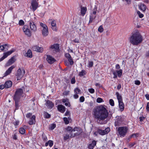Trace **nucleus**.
Instances as JSON below:
<instances>
[{"label":"nucleus","mask_w":149,"mask_h":149,"mask_svg":"<svg viewBox=\"0 0 149 149\" xmlns=\"http://www.w3.org/2000/svg\"><path fill=\"white\" fill-rule=\"evenodd\" d=\"M93 114L95 118L100 121L104 120L108 116V112L105 107L100 105L95 108L93 110Z\"/></svg>","instance_id":"f257e3e1"},{"label":"nucleus","mask_w":149,"mask_h":149,"mask_svg":"<svg viewBox=\"0 0 149 149\" xmlns=\"http://www.w3.org/2000/svg\"><path fill=\"white\" fill-rule=\"evenodd\" d=\"M128 40L131 44L137 45L142 42L143 39L140 33L138 31H136L131 33Z\"/></svg>","instance_id":"f03ea898"},{"label":"nucleus","mask_w":149,"mask_h":149,"mask_svg":"<svg viewBox=\"0 0 149 149\" xmlns=\"http://www.w3.org/2000/svg\"><path fill=\"white\" fill-rule=\"evenodd\" d=\"M128 130V128L126 126L119 127L117 131L118 134L121 137H123L125 136Z\"/></svg>","instance_id":"7ed1b4c3"},{"label":"nucleus","mask_w":149,"mask_h":149,"mask_svg":"<svg viewBox=\"0 0 149 149\" xmlns=\"http://www.w3.org/2000/svg\"><path fill=\"white\" fill-rule=\"evenodd\" d=\"M23 91L21 88L17 89L15 93V94L14 96V99L16 100H19L20 98L22 96L23 94Z\"/></svg>","instance_id":"20e7f679"},{"label":"nucleus","mask_w":149,"mask_h":149,"mask_svg":"<svg viewBox=\"0 0 149 149\" xmlns=\"http://www.w3.org/2000/svg\"><path fill=\"white\" fill-rule=\"evenodd\" d=\"M25 73V71L24 69L19 68L16 75L17 77V80H18L21 79L24 75Z\"/></svg>","instance_id":"39448f33"},{"label":"nucleus","mask_w":149,"mask_h":149,"mask_svg":"<svg viewBox=\"0 0 149 149\" xmlns=\"http://www.w3.org/2000/svg\"><path fill=\"white\" fill-rule=\"evenodd\" d=\"M123 119L121 116L116 117V119L115 121V126H119L122 125L123 123Z\"/></svg>","instance_id":"423d86ee"},{"label":"nucleus","mask_w":149,"mask_h":149,"mask_svg":"<svg viewBox=\"0 0 149 149\" xmlns=\"http://www.w3.org/2000/svg\"><path fill=\"white\" fill-rule=\"evenodd\" d=\"M50 49L53 53H55L59 51V45L57 44H54L51 46Z\"/></svg>","instance_id":"0eeeda50"},{"label":"nucleus","mask_w":149,"mask_h":149,"mask_svg":"<svg viewBox=\"0 0 149 149\" xmlns=\"http://www.w3.org/2000/svg\"><path fill=\"white\" fill-rule=\"evenodd\" d=\"M112 73L114 75L113 78H116L117 77V75L119 77H120L122 74V70L120 69L119 70H113Z\"/></svg>","instance_id":"6e6552de"},{"label":"nucleus","mask_w":149,"mask_h":149,"mask_svg":"<svg viewBox=\"0 0 149 149\" xmlns=\"http://www.w3.org/2000/svg\"><path fill=\"white\" fill-rule=\"evenodd\" d=\"M30 27L31 30L33 32H35L37 31V27L35 23L32 20L29 21Z\"/></svg>","instance_id":"1a4fd4ad"},{"label":"nucleus","mask_w":149,"mask_h":149,"mask_svg":"<svg viewBox=\"0 0 149 149\" xmlns=\"http://www.w3.org/2000/svg\"><path fill=\"white\" fill-rule=\"evenodd\" d=\"M32 10L34 11L38 7V3L36 0H33L31 3Z\"/></svg>","instance_id":"9d476101"},{"label":"nucleus","mask_w":149,"mask_h":149,"mask_svg":"<svg viewBox=\"0 0 149 149\" xmlns=\"http://www.w3.org/2000/svg\"><path fill=\"white\" fill-rule=\"evenodd\" d=\"M22 29L24 32L25 34L28 36H30L31 35V32L29 29H28V27L25 25L23 27Z\"/></svg>","instance_id":"9b49d317"},{"label":"nucleus","mask_w":149,"mask_h":149,"mask_svg":"<svg viewBox=\"0 0 149 149\" xmlns=\"http://www.w3.org/2000/svg\"><path fill=\"white\" fill-rule=\"evenodd\" d=\"M46 60L50 64H52L56 61L55 59L52 56L50 55H47Z\"/></svg>","instance_id":"f8f14e48"},{"label":"nucleus","mask_w":149,"mask_h":149,"mask_svg":"<svg viewBox=\"0 0 149 149\" xmlns=\"http://www.w3.org/2000/svg\"><path fill=\"white\" fill-rule=\"evenodd\" d=\"M110 131V129L107 127L104 130H98V133L102 135H104L107 134Z\"/></svg>","instance_id":"ddd939ff"},{"label":"nucleus","mask_w":149,"mask_h":149,"mask_svg":"<svg viewBox=\"0 0 149 149\" xmlns=\"http://www.w3.org/2000/svg\"><path fill=\"white\" fill-rule=\"evenodd\" d=\"M58 110L61 113H64L65 111V107L62 104H59L57 106Z\"/></svg>","instance_id":"4468645a"},{"label":"nucleus","mask_w":149,"mask_h":149,"mask_svg":"<svg viewBox=\"0 0 149 149\" xmlns=\"http://www.w3.org/2000/svg\"><path fill=\"white\" fill-rule=\"evenodd\" d=\"M71 134L70 136L68 134H64L63 136L64 140H66L68 139H69L70 137H73L75 136L79 135V134H78L77 133H74V135H73L71 134Z\"/></svg>","instance_id":"2eb2a0df"},{"label":"nucleus","mask_w":149,"mask_h":149,"mask_svg":"<svg viewBox=\"0 0 149 149\" xmlns=\"http://www.w3.org/2000/svg\"><path fill=\"white\" fill-rule=\"evenodd\" d=\"M65 57L68 59V61L70 62V65H73L74 62L70 54L69 53H66L65 54Z\"/></svg>","instance_id":"dca6fc26"},{"label":"nucleus","mask_w":149,"mask_h":149,"mask_svg":"<svg viewBox=\"0 0 149 149\" xmlns=\"http://www.w3.org/2000/svg\"><path fill=\"white\" fill-rule=\"evenodd\" d=\"M15 67L14 65H12L5 72L4 74V77H5L10 74L12 70Z\"/></svg>","instance_id":"f3484780"},{"label":"nucleus","mask_w":149,"mask_h":149,"mask_svg":"<svg viewBox=\"0 0 149 149\" xmlns=\"http://www.w3.org/2000/svg\"><path fill=\"white\" fill-rule=\"evenodd\" d=\"M35 118L36 116L35 115L32 116L30 118L28 122V124L30 125L35 124L36 123Z\"/></svg>","instance_id":"a211bd4d"},{"label":"nucleus","mask_w":149,"mask_h":149,"mask_svg":"<svg viewBox=\"0 0 149 149\" xmlns=\"http://www.w3.org/2000/svg\"><path fill=\"white\" fill-rule=\"evenodd\" d=\"M15 51V49H12L9 51H8L4 53L3 54V56L5 58H6L8 56L10 55L12 53Z\"/></svg>","instance_id":"6ab92c4d"},{"label":"nucleus","mask_w":149,"mask_h":149,"mask_svg":"<svg viewBox=\"0 0 149 149\" xmlns=\"http://www.w3.org/2000/svg\"><path fill=\"white\" fill-rule=\"evenodd\" d=\"M32 49L34 51L38 52H42L43 51V48L37 46H34L32 47Z\"/></svg>","instance_id":"aec40b11"},{"label":"nucleus","mask_w":149,"mask_h":149,"mask_svg":"<svg viewBox=\"0 0 149 149\" xmlns=\"http://www.w3.org/2000/svg\"><path fill=\"white\" fill-rule=\"evenodd\" d=\"M96 144V141L95 140L92 141L91 143L89 144L88 146V148L89 149H93Z\"/></svg>","instance_id":"412c9836"},{"label":"nucleus","mask_w":149,"mask_h":149,"mask_svg":"<svg viewBox=\"0 0 149 149\" xmlns=\"http://www.w3.org/2000/svg\"><path fill=\"white\" fill-rule=\"evenodd\" d=\"M51 25L52 26V29L54 31H56L57 29L56 27V22L55 21H53L51 23Z\"/></svg>","instance_id":"4be33fe9"},{"label":"nucleus","mask_w":149,"mask_h":149,"mask_svg":"<svg viewBox=\"0 0 149 149\" xmlns=\"http://www.w3.org/2000/svg\"><path fill=\"white\" fill-rule=\"evenodd\" d=\"M87 8L86 7L81 6V15L84 16L86 13Z\"/></svg>","instance_id":"5701e85b"},{"label":"nucleus","mask_w":149,"mask_h":149,"mask_svg":"<svg viewBox=\"0 0 149 149\" xmlns=\"http://www.w3.org/2000/svg\"><path fill=\"white\" fill-rule=\"evenodd\" d=\"M15 57L13 56L10 59L7 63V66H9L13 63L15 61Z\"/></svg>","instance_id":"b1692460"},{"label":"nucleus","mask_w":149,"mask_h":149,"mask_svg":"<svg viewBox=\"0 0 149 149\" xmlns=\"http://www.w3.org/2000/svg\"><path fill=\"white\" fill-rule=\"evenodd\" d=\"M120 110L121 111H123L124 109V105L123 101L118 102Z\"/></svg>","instance_id":"393cba45"},{"label":"nucleus","mask_w":149,"mask_h":149,"mask_svg":"<svg viewBox=\"0 0 149 149\" xmlns=\"http://www.w3.org/2000/svg\"><path fill=\"white\" fill-rule=\"evenodd\" d=\"M46 105L48 108L51 109L53 107L54 104L52 102L48 100L47 101Z\"/></svg>","instance_id":"a878e982"},{"label":"nucleus","mask_w":149,"mask_h":149,"mask_svg":"<svg viewBox=\"0 0 149 149\" xmlns=\"http://www.w3.org/2000/svg\"><path fill=\"white\" fill-rule=\"evenodd\" d=\"M5 84L6 88H8L12 86V83L10 81H8L5 82Z\"/></svg>","instance_id":"bb28decb"},{"label":"nucleus","mask_w":149,"mask_h":149,"mask_svg":"<svg viewBox=\"0 0 149 149\" xmlns=\"http://www.w3.org/2000/svg\"><path fill=\"white\" fill-rule=\"evenodd\" d=\"M42 34L43 36H47L49 34L48 28L46 29L42 30Z\"/></svg>","instance_id":"cd10ccee"},{"label":"nucleus","mask_w":149,"mask_h":149,"mask_svg":"<svg viewBox=\"0 0 149 149\" xmlns=\"http://www.w3.org/2000/svg\"><path fill=\"white\" fill-rule=\"evenodd\" d=\"M25 56L30 58H31L32 57V53L30 49H29L27 51V52L25 55Z\"/></svg>","instance_id":"c85d7f7f"},{"label":"nucleus","mask_w":149,"mask_h":149,"mask_svg":"<svg viewBox=\"0 0 149 149\" xmlns=\"http://www.w3.org/2000/svg\"><path fill=\"white\" fill-rule=\"evenodd\" d=\"M140 9L143 11H144L146 9V5L143 3H141L139 7Z\"/></svg>","instance_id":"c756f323"},{"label":"nucleus","mask_w":149,"mask_h":149,"mask_svg":"<svg viewBox=\"0 0 149 149\" xmlns=\"http://www.w3.org/2000/svg\"><path fill=\"white\" fill-rule=\"evenodd\" d=\"M116 95L117 98L118 100V102L123 101L122 96L119 94L118 92H116Z\"/></svg>","instance_id":"7c9ffc66"},{"label":"nucleus","mask_w":149,"mask_h":149,"mask_svg":"<svg viewBox=\"0 0 149 149\" xmlns=\"http://www.w3.org/2000/svg\"><path fill=\"white\" fill-rule=\"evenodd\" d=\"M86 72L84 70H81V71L79 72V75L80 77H82L86 74Z\"/></svg>","instance_id":"2f4dec72"},{"label":"nucleus","mask_w":149,"mask_h":149,"mask_svg":"<svg viewBox=\"0 0 149 149\" xmlns=\"http://www.w3.org/2000/svg\"><path fill=\"white\" fill-rule=\"evenodd\" d=\"M74 92L75 94H79L81 93V90L78 88H76L74 90Z\"/></svg>","instance_id":"473e14b6"},{"label":"nucleus","mask_w":149,"mask_h":149,"mask_svg":"<svg viewBox=\"0 0 149 149\" xmlns=\"http://www.w3.org/2000/svg\"><path fill=\"white\" fill-rule=\"evenodd\" d=\"M40 25L42 27V30L46 29L48 28L47 26L45 24L42 22L40 23Z\"/></svg>","instance_id":"72a5a7b5"},{"label":"nucleus","mask_w":149,"mask_h":149,"mask_svg":"<svg viewBox=\"0 0 149 149\" xmlns=\"http://www.w3.org/2000/svg\"><path fill=\"white\" fill-rule=\"evenodd\" d=\"M44 117L46 118H48L50 117L51 115L48 113L44 112Z\"/></svg>","instance_id":"f704fd0d"},{"label":"nucleus","mask_w":149,"mask_h":149,"mask_svg":"<svg viewBox=\"0 0 149 149\" xmlns=\"http://www.w3.org/2000/svg\"><path fill=\"white\" fill-rule=\"evenodd\" d=\"M63 120L66 124H67L69 123V121L68 120H70V117H68V118L66 117H64L63 118Z\"/></svg>","instance_id":"c9c22d12"},{"label":"nucleus","mask_w":149,"mask_h":149,"mask_svg":"<svg viewBox=\"0 0 149 149\" xmlns=\"http://www.w3.org/2000/svg\"><path fill=\"white\" fill-rule=\"evenodd\" d=\"M19 132L22 134H24L25 133V130L24 128L21 127L19 129Z\"/></svg>","instance_id":"e433bc0d"},{"label":"nucleus","mask_w":149,"mask_h":149,"mask_svg":"<svg viewBox=\"0 0 149 149\" xmlns=\"http://www.w3.org/2000/svg\"><path fill=\"white\" fill-rule=\"evenodd\" d=\"M97 10V8L96 6H95L93 9L92 12V13H91V14L94 15H96Z\"/></svg>","instance_id":"4c0bfd02"},{"label":"nucleus","mask_w":149,"mask_h":149,"mask_svg":"<svg viewBox=\"0 0 149 149\" xmlns=\"http://www.w3.org/2000/svg\"><path fill=\"white\" fill-rule=\"evenodd\" d=\"M80 130V128L77 127H74L73 129H72L71 132H75L76 131H79Z\"/></svg>","instance_id":"58836bf2"},{"label":"nucleus","mask_w":149,"mask_h":149,"mask_svg":"<svg viewBox=\"0 0 149 149\" xmlns=\"http://www.w3.org/2000/svg\"><path fill=\"white\" fill-rule=\"evenodd\" d=\"M19 120H16L15 121L13 122V124L15 126V127H16V126L19 125Z\"/></svg>","instance_id":"ea45409f"},{"label":"nucleus","mask_w":149,"mask_h":149,"mask_svg":"<svg viewBox=\"0 0 149 149\" xmlns=\"http://www.w3.org/2000/svg\"><path fill=\"white\" fill-rule=\"evenodd\" d=\"M109 103L110 105L113 106L114 105V103L113 100L112 99H110L109 100Z\"/></svg>","instance_id":"a19ab883"},{"label":"nucleus","mask_w":149,"mask_h":149,"mask_svg":"<svg viewBox=\"0 0 149 149\" xmlns=\"http://www.w3.org/2000/svg\"><path fill=\"white\" fill-rule=\"evenodd\" d=\"M98 31L100 33L104 31V29L102 27V26H100V27L98 28Z\"/></svg>","instance_id":"79ce46f5"},{"label":"nucleus","mask_w":149,"mask_h":149,"mask_svg":"<svg viewBox=\"0 0 149 149\" xmlns=\"http://www.w3.org/2000/svg\"><path fill=\"white\" fill-rule=\"evenodd\" d=\"M96 101L97 103H100L103 102L104 101L102 98L98 97Z\"/></svg>","instance_id":"37998d69"},{"label":"nucleus","mask_w":149,"mask_h":149,"mask_svg":"<svg viewBox=\"0 0 149 149\" xmlns=\"http://www.w3.org/2000/svg\"><path fill=\"white\" fill-rule=\"evenodd\" d=\"M42 139L45 141H46L47 140V136L44 133L42 134Z\"/></svg>","instance_id":"c03bdc74"},{"label":"nucleus","mask_w":149,"mask_h":149,"mask_svg":"<svg viewBox=\"0 0 149 149\" xmlns=\"http://www.w3.org/2000/svg\"><path fill=\"white\" fill-rule=\"evenodd\" d=\"M48 142L49 144V145L50 147H51L53 145V141L49 140Z\"/></svg>","instance_id":"a18cd8bd"},{"label":"nucleus","mask_w":149,"mask_h":149,"mask_svg":"<svg viewBox=\"0 0 149 149\" xmlns=\"http://www.w3.org/2000/svg\"><path fill=\"white\" fill-rule=\"evenodd\" d=\"M32 113H27L26 115V117L27 118H30L32 116Z\"/></svg>","instance_id":"49530a36"},{"label":"nucleus","mask_w":149,"mask_h":149,"mask_svg":"<svg viewBox=\"0 0 149 149\" xmlns=\"http://www.w3.org/2000/svg\"><path fill=\"white\" fill-rule=\"evenodd\" d=\"M88 91L91 93H93L95 92V90L93 88L88 89Z\"/></svg>","instance_id":"de8ad7c7"},{"label":"nucleus","mask_w":149,"mask_h":149,"mask_svg":"<svg viewBox=\"0 0 149 149\" xmlns=\"http://www.w3.org/2000/svg\"><path fill=\"white\" fill-rule=\"evenodd\" d=\"M85 98L84 96H81L80 97L79 101L80 102H83L84 101Z\"/></svg>","instance_id":"09e8293b"},{"label":"nucleus","mask_w":149,"mask_h":149,"mask_svg":"<svg viewBox=\"0 0 149 149\" xmlns=\"http://www.w3.org/2000/svg\"><path fill=\"white\" fill-rule=\"evenodd\" d=\"M96 17V15H94L93 14H92L91 13V15H90V18L94 19L95 17Z\"/></svg>","instance_id":"8fccbe9b"},{"label":"nucleus","mask_w":149,"mask_h":149,"mask_svg":"<svg viewBox=\"0 0 149 149\" xmlns=\"http://www.w3.org/2000/svg\"><path fill=\"white\" fill-rule=\"evenodd\" d=\"M19 24L21 26L23 25L24 24V22L22 20H20L19 21Z\"/></svg>","instance_id":"3c124183"},{"label":"nucleus","mask_w":149,"mask_h":149,"mask_svg":"<svg viewBox=\"0 0 149 149\" xmlns=\"http://www.w3.org/2000/svg\"><path fill=\"white\" fill-rule=\"evenodd\" d=\"M135 144H136V143L135 142L133 143H130L129 146L130 148L134 146Z\"/></svg>","instance_id":"603ef678"},{"label":"nucleus","mask_w":149,"mask_h":149,"mask_svg":"<svg viewBox=\"0 0 149 149\" xmlns=\"http://www.w3.org/2000/svg\"><path fill=\"white\" fill-rule=\"evenodd\" d=\"M137 14L139 15V17L140 18H142L143 17V15L141 13L140 11H138L137 12Z\"/></svg>","instance_id":"864d4df0"},{"label":"nucleus","mask_w":149,"mask_h":149,"mask_svg":"<svg viewBox=\"0 0 149 149\" xmlns=\"http://www.w3.org/2000/svg\"><path fill=\"white\" fill-rule=\"evenodd\" d=\"M71 83L72 84H75V77H73L71 80Z\"/></svg>","instance_id":"5fc2aeb1"},{"label":"nucleus","mask_w":149,"mask_h":149,"mask_svg":"<svg viewBox=\"0 0 149 149\" xmlns=\"http://www.w3.org/2000/svg\"><path fill=\"white\" fill-rule=\"evenodd\" d=\"M56 125L54 124H52L51 125L50 128L51 130H53L56 127Z\"/></svg>","instance_id":"6e6d98bb"},{"label":"nucleus","mask_w":149,"mask_h":149,"mask_svg":"<svg viewBox=\"0 0 149 149\" xmlns=\"http://www.w3.org/2000/svg\"><path fill=\"white\" fill-rule=\"evenodd\" d=\"M93 61H90L89 62L88 65L89 67H92L93 65Z\"/></svg>","instance_id":"4d7b16f0"},{"label":"nucleus","mask_w":149,"mask_h":149,"mask_svg":"<svg viewBox=\"0 0 149 149\" xmlns=\"http://www.w3.org/2000/svg\"><path fill=\"white\" fill-rule=\"evenodd\" d=\"M13 136V139L15 140H16L17 139V137L16 133L14 134Z\"/></svg>","instance_id":"13d9d810"},{"label":"nucleus","mask_w":149,"mask_h":149,"mask_svg":"<svg viewBox=\"0 0 149 149\" xmlns=\"http://www.w3.org/2000/svg\"><path fill=\"white\" fill-rule=\"evenodd\" d=\"M72 128L70 126H68L66 128V130L67 131L71 132Z\"/></svg>","instance_id":"bf43d9fd"},{"label":"nucleus","mask_w":149,"mask_h":149,"mask_svg":"<svg viewBox=\"0 0 149 149\" xmlns=\"http://www.w3.org/2000/svg\"><path fill=\"white\" fill-rule=\"evenodd\" d=\"M15 102V106L16 108L17 107H18V102L19 101V100H14Z\"/></svg>","instance_id":"052dcab7"},{"label":"nucleus","mask_w":149,"mask_h":149,"mask_svg":"<svg viewBox=\"0 0 149 149\" xmlns=\"http://www.w3.org/2000/svg\"><path fill=\"white\" fill-rule=\"evenodd\" d=\"M141 82L139 80H136L135 81V84L137 85H139L140 84Z\"/></svg>","instance_id":"680f3d73"},{"label":"nucleus","mask_w":149,"mask_h":149,"mask_svg":"<svg viewBox=\"0 0 149 149\" xmlns=\"http://www.w3.org/2000/svg\"><path fill=\"white\" fill-rule=\"evenodd\" d=\"M3 45L4 46L5 49H6V50H8V44H6Z\"/></svg>","instance_id":"e2e57ef3"},{"label":"nucleus","mask_w":149,"mask_h":149,"mask_svg":"<svg viewBox=\"0 0 149 149\" xmlns=\"http://www.w3.org/2000/svg\"><path fill=\"white\" fill-rule=\"evenodd\" d=\"M65 116H70V112L68 111H67L66 112L65 114Z\"/></svg>","instance_id":"0e129e2a"},{"label":"nucleus","mask_w":149,"mask_h":149,"mask_svg":"<svg viewBox=\"0 0 149 149\" xmlns=\"http://www.w3.org/2000/svg\"><path fill=\"white\" fill-rule=\"evenodd\" d=\"M5 88H6L5 85V84L4 85L2 84L0 86V89L1 90Z\"/></svg>","instance_id":"69168bd1"},{"label":"nucleus","mask_w":149,"mask_h":149,"mask_svg":"<svg viewBox=\"0 0 149 149\" xmlns=\"http://www.w3.org/2000/svg\"><path fill=\"white\" fill-rule=\"evenodd\" d=\"M146 109L148 111H149V102L147 103Z\"/></svg>","instance_id":"338daca9"},{"label":"nucleus","mask_w":149,"mask_h":149,"mask_svg":"<svg viewBox=\"0 0 149 149\" xmlns=\"http://www.w3.org/2000/svg\"><path fill=\"white\" fill-rule=\"evenodd\" d=\"M145 56L146 57H149V50L145 54Z\"/></svg>","instance_id":"774afa93"}]
</instances>
